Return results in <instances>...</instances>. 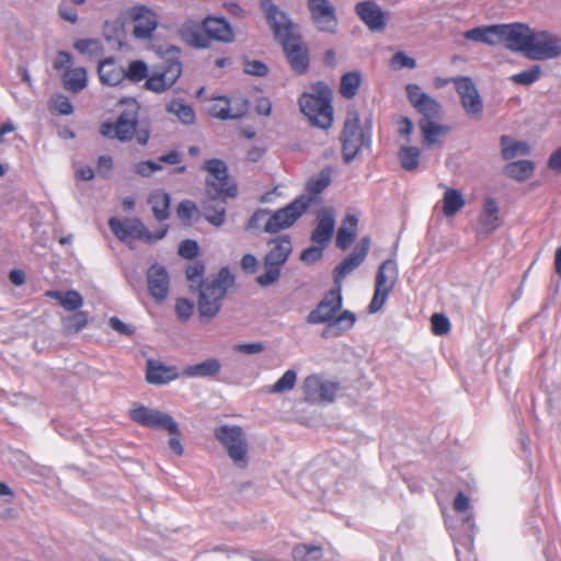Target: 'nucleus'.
<instances>
[{
    "label": "nucleus",
    "mask_w": 561,
    "mask_h": 561,
    "mask_svg": "<svg viewBox=\"0 0 561 561\" xmlns=\"http://www.w3.org/2000/svg\"><path fill=\"white\" fill-rule=\"evenodd\" d=\"M291 250L289 237H280L270 242V250L264 257L265 272L256 278L261 286L272 285L279 278L280 267Z\"/></svg>",
    "instance_id": "11"
},
{
    "label": "nucleus",
    "mask_w": 561,
    "mask_h": 561,
    "mask_svg": "<svg viewBox=\"0 0 561 561\" xmlns=\"http://www.w3.org/2000/svg\"><path fill=\"white\" fill-rule=\"evenodd\" d=\"M194 310V305L187 299L180 298L176 300L175 304V312L178 318L181 321H187L190 317L192 316Z\"/></svg>",
    "instance_id": "56"
},
{
    "label": "nucleus",
    "mask_w": 561,
    "mask_h": 561,
    "mask_svg": "<svg viewBox=\"0 0 561 561\" xmlns=\"http://www.w3.org/2000/svg\"><path fill=\"white\" fill-rule=\"evenodd\" d=\"M161 169L162 167L159 162H154L151 160L140 161L135 165L136 173L141 176H150L156 171H159Z\"/></svg>",
    "instance_id": "57"
},
{
    "label": "nucleus",
    "mask_w": 561,
    "mask_h": 561,
    "mask_svg": "<svg viewBox=\"0 0 561 561\" xmlns=\"http://www.w3.org/2000/svg\"><path fill=\"white\" fill-rule=\"evenodd\" d=\"M203 202L204 216L214 226H221L226 217V203L228 198L206 195Z\"/></svg>",
    "instance_id": "31"
},
{
    "label": "nucleus",
    "mask_w": 561,
    "mask_h": 561,
    "mask_svg": "<svg viewBox=\"0 0 561 561\" xmlns=\"http://www.w3.org/2000/svg\"><path fill=\"white\" fill-rule=\"evenodd\" d=\"M45 296L57 300L67 311H78L83 305L82 296L73 289L66 293L59 290H47Z\"/></svg>",
    "instance_id": "37"
},
{
    "label": "nucleus",
    "mask_w": 561,
    "mask_h": 561,
    "mask_svg": "<svg viewBox=\"0 0 561 561\" xmlns=\"http://www.w3.org/2000/svg\"><path fill=\"white\" fill-rule=\"evenodd\" d=\"M453 81L466 113L471 116H480L483 105L473 81L466 77L456 78Z\"/></svg>",
    "instance_id": "23"
},
{
    "label": "nucleus",
    "mask_w": 561,
    "mask_h": 561,
    "mask_svg": "<svg viewBox=\"0 0 561 561\" xmlns=\"http://www.w3.org/2000/svg\"><path fill=\"white\" fill-rule=\"evenodd\" d=\"M119 103L123 108L116 122H104L100 127L101 135L121 141H128L135 137L139 145H147L150 128L148 124L139 122V103L135 99H123Z\"/></svg>",
    "instance_id": "5"
},
{
    "label": "nucleus",
    "mask_w": 561,
    "mask_h": 561,
    "mask_svg": "<svg viewBox=\"0 0 561 561\" xmlns=\"http://www.w3.org/2000/svg\"><path fill=\"white\" fill-rule=\"evenodd\" d=\"M73 47L81 54L98 57L103 54V45L95 38H82L75 42Z\"/></svg>",
    "instance_id": "47"
},
{
    "label": "nucleus",
    "mask_w": 561,
    "mask_h": 561,
    "mask_svg": "<svg viewBox=\"0 0 561 561\" xmlns=\"http://www.w3.org/2000/svg\"><path fill=\"white\" fill-rule=\"evenodd\" d=\"M130 419L142 426L168 431L172 435L169 440L170 448L179 456L183 454L179 426L170 414L140 405L130 411Z\"/></svg>",
    "instance_id": "7"
},
{
    "label": "nucleus",
    "mask_w": 561,
    "mask_h": 561,
    "mask_svg": "<svg viewBox=\"0 0 561 561\" xmlns=\"http://www.w3.org/2000/svg\"><path fill=\"white\" fill-rule=\"evenodd\" d=\"M61 323L67 333H78L88 324V312L75 311L73 314L62 318Z\"/></svg>",
    "instance_id": "46"
},
{
    "label": "nucleus",
    "mask_w": 561,
    "mask_h": 561,
    "mask_svg": "<svg viewBox=\"0 0 561 561\" xmlns=\"http://www.w3.org/2000/svg\"><path fill=\"white\" fill-rule=\"evenodd\" d=\"M335 220L334 216L330 211H323L318 219V225L311 234L313 243L321 247L329 244L333 237Z\"/></svg>",
    "instance_id": "30"
},
{
    "label": "nucleus",
    "mask_w": 561,
    "mask_h": 561,
    "mask_svg": "<svg viewBox=\"0 0 561 561\" xmlns=\"http://www.w3.org/2000/svg\"><path fill=\"white\" fill-rule=\"evenodd\" d=\"M535 170V164L528 160H519L505 165L504 172L511 179L525 181L530 178Z\"/></svg>",
    "instance_id": "41"
},
{
    "label": "nucleus",
    "mask_w": 561,
    "mask_h": 561,
    "mask_svg": "<svg viewBox=\"0 0 561 561\" xmlns=\"http://www.w3.org/2000/svg\"><path fill=\"white\" fill-rule=\"evenodd\" d=\"M502 156L505 160H511L518 154L525 156L529 152V146L527 142L514 141L508 136L501 137Z\"/></svg>",
    "instance_id": "44"
},
{
    "label": "nucleus",
    "mask_w": 561,
    "mask_h": 561,
    "mask_svg": "<svg viewBox=\"0 0 561 561\" xmlns=\"http://www.w3.org/2000/svg\"><path fill=\"white\" fill-rule=\"evenodd\" d=\"M527 58L531 60H546L561 55L560 42L547 32H535L530 41Z\"/></svg>",
    "instance_id": "22"
},
{
    "label": "nucleus",
    "mask_w": 561,
    "mask_h": 561,
    "mask_svg": "<svg viewBox=\"0 0 561 561\" xmlns=\"http://www.w3.org/2000/svg\"><path fill=\"white\" fill-rule=\"evenodd\" d=\"M463 37L488 45L504 43L508 49L527 57L530 41L534 39V31L523 23L486 25L466 31Z\"/></svg>",
    "instance_id": "4"
},
{
    "label": "nucleus",
    "mask_w": 561,
    "mask_h": 561,
    "mask_svg": "<svg viewBox=\"0 0 561 561\" xmlns=\"http://www.w3.org/2000/svg\"><path fill=\"white\" fill-rule=\"evenodd\" d=\"M148 289L150 295L157 300L162 301L169 293V275L167 270L159 264H153L147 272Z\"/></svg>",
    "instance_id": "26"
},
{
    "label": "nucleus",
    "mask_w": 561,
    "mask_h": 561,
    "mask_svg": "<svg viewBox=\"0 0 561 561\" xmlns=\"http://www.w3.org/2000/svg\"><path fill=\"white\" fill-rule=\"evenodd\" d=\"M181 73V62L178 60H168L147 78L145 87L153 92H163L175 83Z\"/></svg>",
    "instance_id": "19"
},
{
    "label": "nucleus",
    "mask_w": 561,
    "mask_h": 561,
    "mask_svg": "<svg viewBox=\"0 0 561 561\" xmlns=\"http://www.w3.org/2000/svg\"><path fill=\"white\" fill-rule=\"evenodd\" d=\"M108 226L112 232L123 242L131 240H151V236L141 220L137 218L119 220L115 217L110 218Z\"/></svg>",
    "instance_id": "24"
},
{
    "label": "nucleus",
    "mask_w": 561,
    "mask_h": 561,
    "mask_svg": "<svg viewBox=\"0 0 561 561\" xmlns=\"http://www.w3.org/2000/svg\"><path fill=\"white\" fill-rule=\"evenodd\" d=\"M205 267L201 262H194L186 268V277L194 286L199 289L198 311L202 318H214L221 308V301L227 294V289L234 283L233 275L227 267L221 268L213 279L203 280Z\"/></svg>",
    "instance_id": "1"
},
{
    "label": "nucleus",
    "mask_w": 561,
    "mask_h": 561,
    "mask_svg": "<svg viewBox=\"0 0 561 561\" xmlns=\"http://www.w3.org/2000/svg\"><path fill=\"white\" fill-rule=\"evenodd\" d=\"M208 175L206 179V195L234 198L238 194L236 182L229 176L227 164L220 159H210L203 165Z\"/></svg>",
    "instance_id": "8"
},
{
    "label": "nucleus",
    "mask_w": 561,
    "mask_h": 561,
    "mask_svg": "<svg viewBox=\"0 0 561 561\" xmlns=\"http://www.w3.org/2000/svg\"><path fill=\"white\" fill-rule=\"evenodd\" d=\"M407 95L410 103L423 116L422 119H438L442 115L440 104L422 91L417 84H408Z\"/></svg>",
    "instance_id": "21"
},
{
    "label": "nucleus",
    "mask_w": 561,
    "mask_h": 561,
    "mask_svg": "<svg viewBox=\"0 0 561 561\" xmlns=\"http://www.w3.org/2000/svg\"><path fill=\"white\" fill-rule=\"evenodd\" d=\"M197 213V207L194 202L192 201H183L178 205L176 214L178 217L188 224L193 216Z\"/></svg>",
    "instance_id": "55"
},
{
    "label": "nucleus",
    "mask_w": 561,
    "mask_h": 561,
    "mask_svg": "<svg viewBox=\"0 0 561 561\" xmlns=\"http://www.w3.org/2000/svg\"><path fill=\"white\" fill-rule=\"evenodd\" d=\"M125 15L134 22L133 35L137 39H150L158 26L157 13L146 5H134Z\"/></svg>",
    "instance_id": "16"
},
{
    "label": "nucleus",
    "mask_w": 561,
    "mask_h": 561,
    "mask_svg": "<svg viewBox=\"0 0 561 561\" xmlns=\"http://www.w3.org/2000/svg\"><path fill=\"white\" fill-rule=\"evenodd\" d=\"M248 111L249 103L241 98L216 96L210 100L208 106L209 115L222 121L241 118L247 115Z\"/></svg>",
    "instance_id": "17"
},
{
    "label": "nucleus",
    "mask_w": 561,
    "mask_h": 561,
    "mask_svg": "<svg viewBox=\"0 0 561 561\" xmlns=\"http://www.w3.org/2000/svg\"><path fill=\"white\" fill-rule=\"evenodd\" d=\"M466 201L462 194L455 190L447 187L443 196V213L446 217H451L462 209Z\"/></svg>",
    "instance_id": "40"
},
{
    "label": "nucleus",
    "mask_w": 561,
    "mask_h": 561,
    "mask_svg": "<svg viewBox=\"0 0 561 561\" xmlns=\"http://www.w3.org/2000/svg\"><path fill=\"white\" fill-rule=\"evenodd\" d=\"M340 390L337 381L322 378L318 374L309 375L302 383L305 400L314 402H333Z\"/></svg>",
    "instance_id": "15"
},
{
    "label": "nucleus",
    "mask_w": 561,
    "mask_h": 561,
    "mask_svg": "<svg viewBox=\"0 0 561 561\" xmlns=\"http://www.w3.org/2000/svg\"><path fill=\"white\" fill-rule=\"evenodd\" d=\"M73 64L69 53L59 50L54 60L56 70H64L61 76L64 88L71 93H79L85 89L88 84V73L83 67L71 68Z\"/></svg>",
    "instance_id": "14"
},
{
    "label": "nucleus",
    "mask_w": 561,
    "mask_h": 561,
    "mask_svg": "<svg viewBox=\"0 0 561 561\" xmlns=\"http://www.w3.org/2000/svg\"><path fill=\"white\" fill-rule=\"evenodd\" d=\"M69 0H61L58 7L60 18L71 24L78 22V12Z\"/></svg>",
    "instance_id": "54"
},
{
    "label": "nucleus",
    "mask_w": 561,
    "mask_h": 561,
    "mask_svg": "<svg viewBox=\"0 0 561 561\" xmlns=\"http://www.w3.org/2000/svg\"><path fill=\"white\" fill-rule=\"evenodd\" d=\"M267 66L259 60H247L244 64V71L253 76H265L267 73Z\"/></svg>",
    "instance_id": "60"
},
{
    "label": "nucleus",
    "mask_w": 561,
    "mask_h": 561,
    "mask_svg": "<svg viewBox=\"0 0 561 561\" xmlns=\"http://www.w3.org/2000/svg\"><path fill=\"white\" fill-rule=\"evenodd\" d=\"M500 225L499 207L496 201L489 197L484 201L483 210L479 219L480 231L484 234H491Z\"/></svg>",
    "instance_id": "32"
},
{
    "label": "nucleus",
    "mask_w": 561,
    "mask_h": 561,
    "mask_svg": "<svg viewBox=\"0 0 561 561\" xmlns=\"http://www.w3.org/2000/svg\"><path fill=\"white\" fill-rule=\"evenodd\" d=\"M355 12L371 31H381L387 24V14L373 1L357 3Z\"/></svg>",
    "instance_id": "27"
},
{
    "label": "nucleus",
    "mask_w": 561,
    "mask_h": 561,
    "mask_svg": "<svg viewBox=\"0 0 561 561\" xmlns=\"http://www.w3.org/2000/svg\"><path fill=\"white\" fill-rule=\"evenodd\" d=\"M170 203V195L161 188L153 190L148 197V204L158 221H163L169 218Z\"/></svg>",
    "instance_id": "33"
},
{
    "label": "nucleus",
    "mask_w": 561,
    "mask_h": 561,
    "mask_svg": "<svg viewBox=\"0 0 561 561\" xmlns=\"http://www.w3.org/2000/svg\"><path fill=\"white\" fill-rule=\"evenodd\" d=\"M270 215V213L265 209L256 210L247 224V229H256L260 227L261 222L265 220V218Z\"/></svg>",
    "instance_id": "62"
},
{
    "label": "nucleus",
    "mask_w": 561,
    "mask_h": 561,
    "mask_svg": "<svg viewBox=\"0 0 561 561\" xmlns=\"http://www.w3.org/2000/svg\"><path fill=\"white\" fill-rule=\"evenodd\" d=\"M181 73V62L178 60H168L147 78L145 87L153 92H163L175 83Z\"/></svg>",
    "instance_id": "20"
},
{
    "label": "nucleus",
    "mask_w": 561,
    "mask_h": 561,
    "mask_svg": "<svg viewBox=\"0 0 561 561\" xmlns=\"http://www.w3.org/2000/svg\"><path fill=\"white\" fill-rule=\"evenodd\" d=\"M261 8L275 38L282 44L290 67L297 73H304L309 66L308 49L302 44L301 37L295 34L294 25L272 0H261Z\"/></svg>",
    "instance_id": "2"
},
{
    "label": "nucleus",
    "mask_w": 561,
    "mask_h": 561,
    "mask_svg": "<svg viewBox=\"0 0 561 561\" xmlns=\"http://www.w3.org/2000/svg\"><path fill=\"white\" fill-rule=\"evenodd\" d=\"M453 506L456 512L463 513L470 507V500L465 493L459 492L454 500Z\"/></svg>",
    "instance_id": "63"
},
{
    "label": "nucleus",
    "mask_w": 561,
    "mask_h": 561,
    "mask_svg": "<svg viewBox=\"0 0 561 561\" xmlns=\"http://www.w3.org/2000/svg\"><path fill=\"white\" fill-rule=\"evenodd\" d=\"M178 374L174 367H167L163 365H156L148 362L146 380L152 385H163L176 379Z\"/></svg>",
    "instance_id": "34"
},
{
    "label": "nucleus",
    "mask_w": 561,
    "mask_h": 561,
    "mask_svg": "<svg viewBox=\"0 0 561 561\" xmlns=\"http://www.w3.org/2000/svg\"><path fill=\"white\" fill-rule=\"evenodd\" d=\"M98 75L100 82L108 87H116L126 79L124 66L113 57L105 58L99 62Z\"/></svg>",
    "instance_id": "28"
},
{
    "label": "nucleus",
    "mask_w": 561,
    "mask_h": 561,
    "mask_svg": "<svg viewBox=\"0 0 561 561\" xmlns=\"http://www.w3.org/2000/svg\"><path fill=\"white\" fill-rule=\"evenodd\" d=\"M432 331L435 335H444L450 331L449 319L442 313H434L431 318Z\"/></svg>",
    "instance_id": "53"
},
{
    "label": "nucleus",
    "mask_w": 561,
    "mask_h": 561,
    "mask_svg": "<svg viewBox=\"0 0 561 561\" xmlns=\"http://www.w3.org/2000/svg\"><path fill=\"white\" fill-rule=\"evenodd\" d=\"M108 323L114 331L118 332L122 335L130 336L135 332V329L133 327L124 323L117 317H112Z\"/></svg>",
    "instance_id": "61"
},
{
    "label": "nucleus",
    "mask_w": 561,
    "mask_h": 561,
    "mask_svg": "<svg viewBox=\"0 0 561 561\" xmlns=\"http://www.w3.org/2000/svg\"><path fill=\"white\" fill-rule=\"evenodd\" d=\"M49 111L56 115H70L73 113V106L67 96L57 94L49 102Z\"/></svg>",
    "instance_id": "52"
},
{
    "label": "nucleus",
    "mask_w": 561,
    "mask_h": 561,
    "mask_svg": "<svg viewBox=\"0 0 561 561\" xmlns=\"http://www.w3.org/2000/svg\"><path fill=\"white\" fill-rule=\"evenodd\" d=\"M398 278V265L394 260H386L379 265L375 278L374 296L368 306L370 313H376L381 310L389 294L394 288Z\"/></svg>",
    "instance_id": "12"
},
{
    "label": "nucleus",
    "mask_w": 561,
    "mask_h": 561,
    "mask_svg": "<svg viewBox=\"0 0 561 561\" xmlns=\"http://www.w3.org/2000/svg\"><path fill=\"white\" fill-rule=\"evenodd\" d=\"M198 253L197 242L194 240H184L179 247V254L184 259H193Z\"/></svg>",
    "instance_id": "59"
},
{
    "label": "nucleus",
    "mask_w": 561,
    "mask_h": 561,
    "mask_svg": "<svg viewBox=\"0 0 561 561\" xmlns=\"http://www.w3.org/2000/svg\"><path fill=\"white\" fill-rule=\"evenodd\" d=\"M332 171L330 168L323 169L319 174L311 176L306 184V194L302 196L311 198V204L317 199L331 183Z\"/></svg>",
    "instance_id": "36"
},
{
    "label": "nucleus",
    "mask_w": 561,
    "mask_h": 561,
    "mask_svg": "<svg viewBox=\"0 0 561 561\" xmlns=\"http://www.w3.org/2000/svg\"><path fill=\"white\" fill-rule=\"evenodd\" d=\"M419 126L423 134V142L426 146L439 144L438 137L446 136L450 130L449 126L436 124L434 119H421Z\"/></svg>",
    "instance_id": "35"
},
{
    "label": "nucleus",
    "mask_w": 561,
    "mask_h": 561,
    "mask_svg": "<svg viewBox=\"0 0 561 561\" xmlns=\"http://www.w3.org/2000/svg\"><path fill=\"white\" fill-rule=\"evenodd\" d=\"M341 142L345 162L352 161L362 147L369 144V133L363 129L359 114L355 110L347 112L341 134Z\"/></svg>",
    "instance_id": "10"
},
{
    "label": "nucleus",
    "mask_w": 561,
    "mask_h": 561,
    "mask_svg": "<svg viewBox=\"0 0 561 561\" xmlns=\"http://www.w3.org/2000/svg\"><path fill=\"white\" fill-rule=\"evenodd\" d=\"M313 91L312 93H304L300 96V110L312 125L328 129L333 123L332 91L323 82L314 84Z\"/></svg>",
    "instance_id": "6"
},
{
    "label": "nucleus",
    "mask_w": 561,
    "mask_h": 561,
    "mask_svg": "<svg viewBox=\"0 0 561 561\" xmlns=\"http://www.w3.org/2000/svg\"><path fill=\"white\" fill-rule=\"evenodd\" d=\"M358 220L355 215H347L337 230L336 247L346 250L356 237Z\"/></svg>",
    "instance_id": "39"
},
{
    "label": "nucleus",
    "mask_w": 561,
    "mask_h": 561,
    "mask_svg": "<svg viewBox=\"0 0 561 561\" xmlns=\"http://www.w3.org/2000/svg\"><path fill=\"white\" fill-rule=\"evenodd\" d=\"M370 247L369 238H363L354 251L350 253L335 268L334 280L341 285V280L356 270L366 259Z\"/></svg>",
    "instance_id": "25"
},
{
    "label": "nucleus",
    "mask_w": 561,
    "mask_h": 561,
    "mask_svg": "<svg viewBox=\"0 0 561 561\" xmlns=\"http://www.w3.org/2000/svg\"><path fill=\"white\" fill-rule=\"evenodd\" d=\"M322 554V548L316 545L298 543L293 549V558L296 561H319Z\"/></svg>",
    "instance_id": "45"
},
{
    "label": "nucleus",
    "mask_w": 561,
    "mask_h": 561,
    "mask_svg": "<svg viewBox=\"0 0 561 561\" xmlns=\"http://www.w3.org/2000/svg\"><path fill=\"white\" fill-rule=\"evenodd\" d=\"M312 22L321 32L334 33L337 26L335 8L329 0H307Z\"/></svg>",
    "instance_id": "18"
},
{
    "label": "nucleus",
    "mask_w": 561,
    "mask_h": 561,
    "mask_svg": "<svg viewBox=\"0 0 561 561\" xmlns=\"http://www.w3.org/2000/svg\"><path fill=\"white\" fill-rule=\"evenodd\" d=\"M398 130L400 135L409 138L413 131L412 121L407 116L400 117L398 119Z\"/></svg>",
    "instance_id": "64"
},
{
    "label": "nucleus",
    "mask_w": 561,
    "mask_h": 561,
    "mask_svg": "<svg viewBox=\"0 0 561 561\" xmlns=\"http://www.w3.org/2000/svg\"><path fill=\"white\" fill-rule=\"evenodd\" d=\"M168 111L186 125L193 124L195 121V113L187 104L173 101L168 105Z\"/></svg>",
    "instance_id": "48"
},
{
    "label": "nucleus",
    "mask_w": 561,
    "mask_h": 561,
    "mask_svg": "<svg viewBox=\"0 0 561 561\" xmlns=\"http://www.w3.org/2000/svg\"><path fill=\"white\" fill-rule=\"evenodd\" d=\"M297 380V374L293 369H288L284 375L271 387V392L283 393L294 389Z\"/></svg>",
    "instance_id": "50"
},
{
    "label": "nucleus",
    "mask_w": 561,
    "mask_h": 561,
    "mask_svg": "<svg viewBox=\"0 0 561 561\" xmlns=\"http://www.w3.org/2000/svg\"><path fill=\"white\" fill-rule=\"evenodd\" d=\"M342 305L341 285H336V287L329 290L317 307L310 311L307 317V322L310 324L327 323L322 332V337L324 339L341 336L352 329L356 322V316L348 310H344L336 316Z\"/></svg>",
    "instance_id": "3"
},
{
    "label": "nucleus",
    "mask_w": 561,
    "mask_h": 561,
    "mask_svg": "<svg viewBox=\"0 0 561 561\" xmlns=\"http://www.w3.org/2000/svg\"><path fill=\"white\" fill-rule=\"evenodd\" d=\"M311 206V198L299 196L289 205L273 213L264 225V231L276 233L291 227Z\"/></svg>",
    "instance_id": "13"
},
{
    "label": "nucleus",
    "mask_w": 561,
    "mask_h": 561,
    "mask_svg": "<svg viewBox=\"0 0 561 561\" xmlns=\"http://www.w3.org/2000/svg\"><path fill=\"white\" fill-rule=\"evenodd\" d=\"M221 364L216 358H209L199 364L187 366L183 369V376L188 378L195 377H214L219 374Z\"/></svg>",
    "instance_id": "38"
},
{
    "label": "nucleus",
    "mask_w": 561,
    "mask_h": 561,
    "mask_svg": "<svg viewBox=\"0 0 561 561\" xmlns=\"http://www.w3.org/2000/svg\"><path fill=\"white\" fill-rule=\"evenodd\" d=\"M541 76V67L534 65L525 71L515 73L511 77V80L518 85H530L536 82Z\"/></svg>",
    "instance_id": "49"
},
{
    "label": "nucleus",
    "mask_w": 561,
    "mask_h": 561,
    "mask_svg": "<svg viewBox=\"0 0 561 561\" xmlns=\"http://www.w3.org/2000/svg\"><path fill=\"white\" fill-rule=\"evenodd\" d=\"M202 28L208 38L217 42L230 43L234 38L231 25L224 18L207 16Z\"/></svg>",
    "instance_id": "29"
},
{
    "label": "nucleus",
    "mask_w": 561,
    "mask_h": 561,
    "mask_svg": "<svg viewBox=\"0 0 561 561\" xmlns=\"http://www.w3.org/2000/svg\"><path fill=\"white\" fill-rule=\"evenodd\" d=\"M415 66H416L415 60L413 58L407 56L402 51L394 54L391 58V67L394 69H400V68H404V67L413 69V68H415Z\"/></svg>",
    "instance_id": "58"
},
{
    "label": "nucleus",
    "mask_w": 561,
    "mask_h": 561,
    "mask_svg": "<svg viewBox=\"0 0 561 561\" xmlns=\"http://www.w3.org/2000/svg\"><path fill=\"white\" fill-rule=\"evenodd\" d=\"M420 157L421 150L413 146H403L398 152L400 165L409 172L419 168Z\"/></svg>",
    "instance_id": "43"
},
{
    "label": "nucleus",
    "mask_w": 561,
    "mask_h": 561,
    "mask_svg": "<svg viewBox=\"0 0 561 561\" xmlns=\"http://www.w3.org/2000/svg\"><path fill=\"white\" fill-rule=\"evenodd\" d=\"M362 76L358 71L346 72L341 78L340 93L345 99H353L360 87Z\"/></svg>",
    "instance_id": "42"
},
{
    "label": "nucleus",
    "mask_w": 561,
    "mask_h": 561,
    "mask_svg": "<svg viewBox=\"0 0 561 561\" xmlns=\"http://www.w3.org/2000/svg\"><path fill=\"white\" fill-rule=\"evenodd\" d=\"M214 435L225 447L233 463L244 469L248 466V440L242 427L238 425H221L215 428Z\"/></svg>",
    "instance_id": "9"
},
{
    "label": "nucleus",
    "mask_w": 561,
    "mask_h": 561,
    "mask_svg": "<svg viewBox=\"0 0 561 561\" xmlns=\"http://www.w3.org/2000/svg\"><path fill=\"white\" fill-rule=\"evenodd\" d=\"M125 72L127 80L140 82L148 77V67L142 60H133Z\"/></svg>",
    "instance_id": "51"
}]
</instances>
